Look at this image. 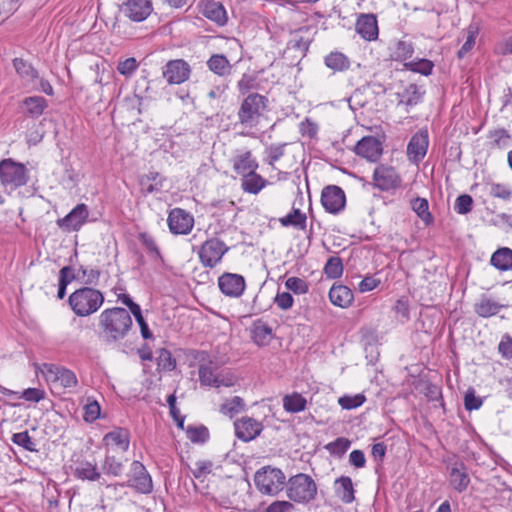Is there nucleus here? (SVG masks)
Returning a JSON list of instances; mask_svg holds the SVG:
<instances>
[{
  "label": "nucleus",
  "instance_id": "obj_6",
  "mask_svg": "<svg viewBox=\"0 0 512 512\" xmlns=\"http://www.w3.org/2000/svg\"><path fill=\"white\" fill-rule=\"evenodd\" d=\"M40 372L46 382L54 387L74 389L78 386L76 374L64 366L53 363H43L40 367Z\"/></svg>",
  "mask_w": 512,
  "mask_h": 512
},
{
  "label": "nucleus",
  "instance_id": "obj_44",
  "mask_svg": "<svg viewBox=\"0 0 512 512\" xmlns=\"http://www.w3.org/2000/svg\"><path fill=\"white\" fill-rule=\"evenodd\" d=\"M138 238H139L140 242L142 243V245L145 247L148 255L153 260L162 261V256H161L160 250L151 235H149L147 233H139Z\"/></svg>",
  "mask_w": 512,
  "mask_h": 512
},
{
  "label": "nucleus",
  "instance_id": "obj_25",
  "mask_svg": "<svg viewBox=\"0 0 512 512\" xmlns=\"http://www.w3.org/2000/svg\"><path fill=\"white\" fill-rule=\"evenodd\" d=\"M103 441L106 442L107 445L113 444L122 452H126L130 444V434L129 431L124 428H116L107 433L104 436Z\"/></svg>",
  "mask_w": 512,
  "mask_h": 512
},
{
  "label": "nucleus",
  "instance_id": "obj_55",
  "mask_svg": "<svg viewBox=\"0 0 512 512\" xmlns=\"http://www.w3.org/2000/svg\"><path fill=\"white\" fill-rule=\"evenodd\" d=\"M237 383V377L231 372H218L214 380L213 386L215 388L220 387H232Z\"/></svg>",
  "mask_w": 512,
  "mask_h": 512
},
{
  "label": "nucleus",
  "instance_id": "obj_34",
  "mask_svg": "<svg viewBox=\"0 0 512 512\" xmlns=\"http://www.w3.org/2000/svg\"><path fill=\"white\" fill-rule=\"evenodd\" d=\"M88 216L87 206L81 203L73 208L63 219H59L57 224H84Z\"/></svg>",
  "mask_w": 512,
  "mask_h": 512
},
{
  "label": "nucleus",
  "instance_id": "obj_23",
  "mask_svg": "<svg viewBox=\"0 0 512 512\" xmlns=\"http://www.w3.org/2000/svg\"><path fill=\"white\" fill-rule=\"evenodd\" d=\"M267 184L268 181L256 171H251L241 178V188L249 194H258Z\"/></svg>",
  "mask_w": 512,
  "mask_h": 512
},
{
  "label": "nucleus",
  "instance_id": "obj_22",
  "mask_svg": "<svg viewBox=\"0 0 512 512\" xmlns=\"http://www.w3.org/2000/svg\"><path fill=\"white\" fill-rule=\"evenodd\" d=\"M329 299L337 307L348 308L354 300V294L349 287L342 284H334L330 288Z\"/></svg>",
  "mask_w": 512,
  "mask_h": 512
},
{
  "label": "nucleus",
  "instance_id": "obj_4",
  "mask_svg": "<svg viewBox=\"0 0 512 512\" xmlns=\"http://www.w3.org/2000/svg\"><path fill=\"white\" fill-rule=\"evenodd\" d=\"M286 495L290 501L309 504L317 495V484L311 476L299 473L291 476L286 483Z\"/></svg>",
  "mask_w": 512,
  "mask_h": 512
},
{
  "label": "nucleus",
  "instance_id": "obj_20",
  "mask_svg": "<svg viewBox=\"0 0 512 512\" xmlns=\"http://www.w3.org/2000/svg\"><path fill=\"white\" fill-rule=\"evenodd\" d=\"M449 483L457 492L465 491L470 484V477L466 466L462 462H456L449 472Z\"/></svg>",
  "mask_w": 512,
  "mask_h": 512
},
{
  "label": "nucleus",
  "instance_id": "obj_54",
  "mask_svg": "<svg viewBox=\"0 0 512 512\" xmlns=\"http://www.w3.org/2000/svg\"><path fill=\"white\" fill-rule=\"evenodd\" d=\"M285 286L288 290L299 295L307 293L309 289L308 283L304 279L298 277H289L285 281Z\"/></svg>",
  "mask_w": 512,
  "mask_h": 512
},
{
  "label": "nucleus",
  "instance_id": "obj_11",
  "mask_svg": "<svg viewBox=\"0 0 512 512\" xmlns=\"http://www.w3.org/2000/svg\"><path fill=\"white\" fill-rule=\"evenodd\" d=\"M128 486L143 494H149L153 490L151 476L139 461H133L131 464Z\"/></svg>",
  "mask_w": 512,
  "mask_h": 512
},
{
  "label": "nucleus",
  "instance_id": "obj_49",
  "mask_svg": "<svg viewBox=\"0 0 512 512\" xmlns=\"http://www.w3.org/2000/svg\"><path fill=\"white\" fill-rule=\"evenodd\" d=\"M167 224H194V218L184 209L174 208L169 212Z\"/></svg>",
  "mask_w": 512,
  "mask_h": 512
},
{
  "label": "nucleus",
  "instance_id": "obj_17",
  "mask_svg": "<svg viewBox=\"0 0 512 512\" xmlns=\"http://www.w3.org/2000/svg\"><path fill=\"white\" fill-rule=\"evenodd\" d=\"M234 427L236 436L244 442L255 439L263 430L262 423L250 417L237 420Z\"/></svg>",
  "mask_w": 512,
  "mask_h": 512
},
{
  "label": "nucleus",
  "instance_id": "obj_7",
  "mask_svg": "<svg viewBox=\"0 0 512 512\" xmlns=\"http://www.w3.org/2000/svg\"><path fill=\"white\" fill-rule=\"evenodd\" d=\"M0 180L4 186L18 188L26 185L29 177L24 164L7 158L0 162Z\"/></svg>",
  "mask_w": 512,
  "mask_h": 512
},
{
  "label": "nucleus",
  "instance_id": "obj_18",
  "mask_svg": "<svg viewBox=\"0 0 512 512\" xmlns=\"http://www.w3.org/2000/svg\"><path fill=\"white\" fill-rule=\"evenodd\" d=\"M356 32L366 41H374L378 38L379 29L376 15L360 14L355 24Z\"/></svg>",
  "mask_w": 512,
  "mask_h": 512
},
{
  "label": "nucleus",
  "instance_id": "obj_2",
  "mask_svg": "<svg viewBox=\"0 0 512 512\" xmlns=\"http://www.w3.org/2000/svg\"><path fill=\"white\" fill-rule=\"evenodd\" d=\"M268 105L269 100L266 96L257 92L249 93L238 109L237 124L249 130L256 128L265 117Z\"/></svg>",
  "mask_w": 512,
  "mask_h": 512
},
{
  "label": "nucleus",
  "instance_id": "obj_50",
  "mask_svg": "<svg viewBox=\"0 0 512 512\" xmlns=\"http://www.w3.org/2000/svg\"><path fill=\"white\" fill-rule=\"evenodd\" d=\"M12 442L22 448H24L27 451L35 452L36 444L30 437L28 431L18 432L12 435L11 438Z\"/></svg>",
  "mask_w": 512,
  "mask_h": 512
},
{
  "label": "nucleus",
  "instance_id": "obj_42",
  "mask_svg": "<svg viewBox=\"0 0 512 512\" xmlns=\"http://www.w3.org/2000/svg\"><path fill=\"white\" fill-rule=\"evenodd\" d=\"M13 66L20 77L33 80L38 77L37 70L32 66L31 63L27 62L22 58H15L13 60Z\"/></svg>",
  "mask_w": 512,
  "mask_h": 512
},
{
  "label": "nucleus",
  "instance_id": "obj_19",
  "mask_svg": "<svg viewBox=\"0 0 512 512\" xmlns=\"http://www.w3.org/2000/svg\"><path fill=\"white\" fill-rule=\"evenodd\" d=\"M200 12L207 19L215 22L218 26H224L228 17L224 6L215 0H202L199 2Z\"/></svg>",
  "mask_w": 512,
  "mask_h": 512
},
{
  "label": "nucleus",
  "instance_id": "obj_46",
  "mask_svg": "<svg viewBox=\"0 0 512 512\" xmlns=\"http://www.w3.org/2000/svg\"><path fill=\"white\" fill-rule=\"evenodd\" d=\"M404 66L407 70L429 76L433 71L434 64L431 60L419 59L417 61L406 62Z\"/></svg>",
  "mask_w": 512,
  "mask_h": 512
},
{
  "label": "nucleus",
  "instance_id": "obj_62",
  "mask_svg": "<svg viewBox=\"0 0 512 512\" xmlns=\"http://www.w3.org/2000/svg\"><path fill=\"white\" fill-rule=\"evenodd\" d=\"M274 303L281 310H289L294 303V299L289 292H278L274 298Z\"/></svg>",
  "mask_w": 512,
  "mask_h": 512
},
{
  "label": "nucleus",
  "instance_id": "obj_60",
  "mask_svg": "<svg viewBox=\"0 0 512 512\" xmlns=\"http://www.w3.org/2000/svg\"><path fill=\"white\" fill-rule=\"evenodd\" d=\"M286 144H272L267 149L268 164L274 167V163L284 155Z\"/></svg>",
  "mask_w": 512,
  "mask_h": 512
},
{
  "label": "nucleus",
  "instance_id": "obj_43",
  "mask_svg": "<svg viewBox=\"0 0 512 512\" xmlns=\"http://www.w3.org/2000/svg\"><path fill=\"white\" fill-rule=\"evenodd\" d=\"M414 53V44L408 40H399L395 44L393 57L397 61L410 59Z\"/></svg>",
  "mask_w": 512,
  "mask_h": 512
},
{
  "label": "nucleus",
  "instance_id": "obj_8",
  "mask_svg": "<svg viewBox=\"0 0 512 512\" xmlns=\"http://www.w3.org/2000/svg\"><path fill=\"white\" fill-rule=\"evenodd\" d=\"M227 251L228 247L222 241L215 238L206 240L199 252L200 261L203 266L213 268Z\"/></svg>",
  "mask_w": 512,
  "mask_h": 512
},
{
  "label": "nucleus",
  "instance_id": "obj_24",
  "mask_svg": "<svg viewBox=\"0 0 512 512\" xmlns=\"http://www.w3.org/2000/svg\"><path fill=\"white\" fill-rule=\"evenodd\" d=\"M207 357L208 354L206 352L199 353L198 359L202 361V363L199 365L198 374L202 386L212 387L217 373H215V367L211 360L205 362Z\"/></svg>",
  "mask_w": 512,
  "mask_h": 512
},
{
  "label": "nucleus",
  "instance_id": "obj_33",
  "mask_svg": "<svg viewBox=\"0 0 512 512\" xmlns=\"http://www.w3.org/2000/svg\"><path fill=\"white\" fill-rule=\"evenodd\" d=\"M23 105L26 107V114L31 118H38L48 106L46 99L41 96L27 97Z\"/></svg>",
  "mask_w": 512,
  "mask_h": 512
},
{
  "label": "nucleus",
  "instance_id": "obj_5",
  "mask_svg": "<svg viewBox=\"0 0 512 512\" xmlns=\"http://www.w3.org/2000/svg\"><path fill=\"white\" fill-rule=\"evenodd\" d=\"M254 483L262 494L274 496L284 489L287 481L281 469L265 466L256 471Z\"/></svg>",
  "mask_w": 512,
  "mask_h": 512
},
{
  "label": "nucleus",
  "instance_id": "obj_36",
  "mask_svg": "<svg viewBox=\"0 0 512 512\" xmlns=\"http://www.w3.org/2000/svg\"><path fill=\"white\" fill-rule=\"evenodd\" d=\"M325 65L335 72H342L350 67V61L341 52H331L324 59Z\"/></svg>",
  "mask_w": 512,
  "mask_h": 512
},
{
  "label": "nucleus",
  "instance_id": "obj_28",
  "mask_svg": "<svg viewBox=\"0 0 512 512\" xmlns=\"http://www.w3.org/2000/svg\"><path fill=\"white\" fill-rule=\"evenodd\" d=\"M74 476L81 480L97 481L100 479L101 473L99 472L96 463L81 461L77 464L74 470Z\"/></svg>",
  "mask_w": 512,
  "mask_h": 512
},
{
  "label": "nucleus",
  "instance_id": "obj_41",
  "mask_svg": "<svg viewBox=\"0 0 512 512\" xmlns=\"http://www.w3.org/2000/svg\"><path fill=\"white\" fill-rule=\"evenodd\" d=\"M244 406V400L239 396H234L231 399H227L220 406V412L225 416L233 418L235 415L239 414L244 409Z\"/></svg>",
  "mask_w": 512,
  "mask_h": 512
},
{
  "label": "nucleus",
  "instance_id": "obj_31",
  "mask_svg": "<svg viewBox=\"0 0 512 512\" xmlns=\"http://www.w3.org/2000/svg\"><path fill=\"white\" fill-rule=\"evenodd\" d=\"M478 33H479V27L476 23H471L463 31V37L465 39V42L457 52V57L459 59L464 58L465 55L473 49Z\"/></svg>",
  "mask_w": 512,
  "mask_h": 512
},
{
  "label": "nucleus",
  "instance_id": "obj_48",
  "mask_svg": "<svg viewBox=\"0 0 512 512\" xmlns=\"http://www.w3.org/2000/svg\"><path fill=\"white\" fill-rule=\"evenodd\" d=\"M324 273L330 279H336L343 274V264L340 257L332 256L328 259L324 267Z\"/></svg>",
  "mask_w": 512,
  "mask_h": 512
},
{
  "label": "nucleus",
  "instance_id": "obj_39",
  "mask_svg": "<svg viewBox=\"0 0 512 512\" xmlns=\"http://www.w3.org/2000/svg\"><path fill=\"white\" fill-rule=\"evenodd\" d=\"M489 144L494 149H505L509 147L511 136L507 130L501 128L490 131L488 134Z\"/></svg>",
  "mask_w": 512,
  "mask_h": 512
},
{
  "label": "nucleus",
  "instance_id": "obj_61",
  "mask_svg": "<svg viewBox=\"0 0 512 512\" xmlns=\"http://www.w3.org/2000/svg\"><path fill=\"white\" fill-rule=\"evenodd\" d=\"M212 462L209 460H200L195 463V468L192 470V474L195 478L200 479L212 472Z\"/></svg>",
  "mask_w": 512,
  "mask_h": 512
},
{
  "label": "nucleus",
  "instance_id": "obj_29",
  "mask_svg": "<svg viewBox=\"0 0 512 512\" xmlns=\"http://www.w3.org/2000/svg\"><path fill=\"white\" fill-rule=\"evenodd\" d=\"M423 94L424 92L420 90L418 85L411 83L406 86L403 91L397 93V97L399 99L398 104L414 106L420 102Z\"/></svg>",
  "mask_w": 512,
  "mask_h": 512
},
{
  "label": "nucleus",
  "instance_id": "obj_9",
  "mask_svg": "<svg viewBox=\"0 0 512 512\" xmlns=\"http://www.w3.org/2000/svg\"><path fill=\"white\" fill-rule=\"evenodd\" d=\"M374 186L381 191H389L401 186L402 179L392 166L378 165L373 173Z\"/></svg>",
  "mask_w": 512,
  "mask_h": 512
},
{
  "label": "nucleus",
  "instance_id": "obj_37",
  "mask_svg": "<svg viewBox=\"0 0 512 512\" xmlns=\"http://www.w3.org/2000/svg\"><path fill=\"white\" fill-rule=\"evenodd\" d=\"M208 68L219 76H225L230 73L231 65L226 56L214 54L207 61Z\"/></svg>",
  "mask_w": 512,
  "mask_h": 512
},
{
  "label": "nucleus",
  "instance_id": "obj_16",
  "mask_svg": "<svg viewBox=\"0 0 512 512\" xmlns=\"http://www.w3.org/2000/svg\"><path fill=\"white\" fill-rule=\"evenodd\" d=\"M383 147L374 136H365L355 146V153L371 162H376L382 155Z\"/></svg>",
  "mask_w": 512,
  "mask_h": 512
},
{
  "label": "nucleus",
  "instance_id": "obj_3",
  "mask_svg": "<svg viewBox=\"0 0 512 512\" xmlns=\"http://www.w3.org/2000/svg\"><path fill=\"white\" fill-rule=\"evenodd\" d=\"M103 302V294L91 287L77 289L69 296V305L72 311L80 317H86L95 313L102 306Z\"/></svg>",
  "mask_w": 512,
  "mask_h": 512
},
{
  "label": "nucleus",
  "instance_id": "obj_53",
  "mask_svg": "<svg viewBox=\"0 0 512 512\" xmlns=\"http://www.w3.org/2000/svg\"><path fill=\"white\" fill-rule=\"evenodd\" d=\"M489 194L492 197L507 201L512 197V190L505 184L491 183L489 184Z\"/></svg>",
  "mask_w": 512,
  "mask_h": 512
},
{
  "label": "nucleus",
  "instance_id": "obj_26",
  "mask_svg": "<svg viewBox=\"0 0 512 512\" xmlns=\"http://www.w3.org/2000/svg\"><path fill=\"white\" fill-rule=\"evenodd\" d=\"M165 178L158 172H149L140 179L141 191L144 194L158 193L163 188Z\"/></svg>",
  "mask_w": 512,
  "mask_h": 512
},
{
  "label": "nucleus",
  "instance_id": "obj_14",
  "mask_svg": "<svg viewBox=\"0 0 512 512\" xmlns=\"http://www.w3.org/2000/svg\"><path fill=\"white\" fill-rule=\"evenodd\" d=\"M190 66L183 59L170 60L163 68V77L172 84H181L189 79Z\"/></svg>",
  "mask_w": 512,
  "mask_h": 512
},
{
  "label": "nucleus",
  "instance_id": "obj_45",
  "mask_svg": "<svg viewBox=\"0 0 512 512\" xmlns=\"http://www.w3.org/2000/svg\"><path fill=\"white\" fill-rule=\"evenodd\" d=\"M102 471L107 475L119 476L123 471V464L115 456L107 454L101 465Z\"/></svg>",
  "mask_w": 512,
  "mask_h": 512
},
{
  "label": "nucleus",
  "instance_id": "obj_35",
  "mask_svg": "<svg viewBox=\"0 0 512 512\" xmlns=\"http://www.w3.org/2000/svg\"><path fill=\"white\" fill-rule=\"evenodd\" d=\"M252 337L258 345H266L272 339V328L267 323L258 320L253 324Z\"/></svg>",
  "mask_w": 512,
  "mask_h": 512
},
{
  "label": "nucleus",
  "instance_id": "obj_12",
  "mask_svg": "<svg viewBox=\"0 0 512 512\" xmlns=\"http://www.w3.org/2000/svg\"><path fill=\"white\" fill-rule=\"evenodd\" d=\"M218 287L224 295L238 298L244 293L246 283L240 274L224 273L218 279Z\"/></svg>",
  "mask_w": 512,
  "mask_h": 512
},
{
  "label": "nucleus",
  "instance_id": "obj_51",
  "mask_svg": "<svg viewBox=\"0 0 512 512\" xmlns=\"http://www.w3.org/2000/svg\"><path fill=\"white\" fill-rule=\"evenodd\" d=\"M186 433L188 439L193 443H204L209 438V431L205 426H189Z\"/></svg>",
  "mask_w": 512,
  "mask_h": 512
},
{
  "label": "nucleus",
  "instance_id": "obj_52",
  "mask_svg": "<svg viewBox=\"0 0 512 512\" xmlns=\"http://www.w3.org/2000/svg\"><path fill=\"white\" fill-rule=\"evenodd\" d=\"M158 368L165 371H172L176 367V360L166 349H160L157 355Z\"/></svg>",
  "mask_w": 512,
  "mask_h": 512
},
{
  "label": "nucleus",
  "instance_id": "obj_59",
  "mask_svg": "<svg viewBox=\"0 0 512 512\" xmlns=\"http://www.w3.org/2000/svg\"><path fill=\"white\" fill-rule=\"evenodd\" d=\"M365 397L363 395L343 396L339 398V404L343 409H354L363 404Z\"/></svg>",
  "mask_w": 512,
  "mask_h": 512
},
{
  "label": "nucleus",
  "instance_id": "obj_10",
  "mask_svg": "<svg viewBox=\"0 0 512 512\" xmlns=\"http://www.w3.org/2000/svg\"><path fill=\"white\" fill-rule=\"evenodd\" d=\"M321 203L324 209L332 214L342 211L346 204V196L342 188L336 185H328L321 193Z\"/></svg>",
  "mask_w": 512,
  "mask_h": 512
},
{
  "label": "nucleus",
  "instance_id": "obj_30",
  "mask_svg": "<svg viewBox=\"0 0 512 512\" xmlns=\"http://www.w3.org/2000/svg\"><path fill=\"white\" fill-rule=\"evenodd\" d=\"M503 306L498 302L482 296L478 302L474 305L475 313L483 318L491 317L496 315Z\"/></svg>",
  "mask_w": 512,
  "mask_h": 512
},
{
  "label": "nucleus",
  "instance_id": "obj_21",
  "mask_svg": "<svg viewBox=\"0 0 512 512\" xmlns=\"http://www.w3.org/2000/svg\"><path fill=\"white\" fill-rule=\"evenodd\" d=\"M234 171L244 176L251 171H257L259 165L250 150L238 153L232 160Z\"/></svg>",
  "mask_w": 512,
  "mask_h": 512
},
{
  "label": "nucleus",
  "instance_id": "obj_57",
  "mask_svg": "<svg viewBox=\"0 0 512 512\" xmlns=\"http://www.w3.org/2000/svg\"><path fill=\"white\" fill-rule=\"evenodd\" d=\"M306 215L299 209L293 208L290 213L279 218L281 224H305Z\"/></svg>",
  "mask_w": 512,
  "mask_h": 512
},
{
  "label": "nucleus",
  "instance_id": "obj_1",
  "mask_svg": "<svg viewBox=\"0 0 512 512\" xmlns=\"http://www.w3.org/2000/svg\"><path fill=\"white\" fill-rule=\"evenodd\" d=\"M99 326L103 329L107 342H116L128 334L132 327V318L124 308L105 309L100 314Z\"/></svg>",
  "mask_w": 512,
  "mask_h": 512
},
{
  "label": "nucleus",
  "instance_id": "obj_38",
  "mask_svg": "<svg viewBox=\"0 0 512 512\" xmlns=\"http://www.w3.org/2000/svg\"><path fill=\"white\" fill-rule=\"evenodd\" d=\"M306 404V399L301 394L296 392L290 395H286L283 398V407L287 412L290 413H298L304 411Z\"/></svg>",
  "mask_w": 512,
  "mask_h": 512
},
{
  "label": "nucleus",
  "instance_id": "obj_15",
  "mask_svg": "<svg viewBox=\"0 0 512 512\" xmlns=\"http://www.w3.org/2000/svg\"><path fill=\"white\" fill-rule=\"evenodd\" d=\"M121 11L134 22L145 20L152 12L151 0H127L123 3Z\"/></svg>",
  "mask_w": 512,
  "mask_h": 512
},
{
  "label": "nucleus",
  "instance_id": "obj_13",
  "mask_svg": "<svg viewBox=\"0 0 512 512\" xmlns=\"http://www.w3.org/2000/svg\"><path fill=\"white\" fill-rule=\"evenodd\" d=\"M428 145V131L419 130L411 137L407 145L408 159L414 164L421 162L427 153Z\"/></svg>",
  "mask_w": 512,
  "mask_h": 512
},
{
  "label": "nucleus",
  "instance_id": "obj_32",
  "mask_svg": "<svg viewBox=\"0 0 512 512\" xmlns=\"http://www.w3.org/2000/svg\"><path fill=\"white\" fill-rule=\"evenodd\" d=\"M491 264L501 271L512 269V250L507 247L498 249L492 254Z\"/></svg>",
  "mask_w": 512,
  "mask_h": 512
},
{
  "label": "nucleus",
  "instance_id": "obj_40",
  "mask_svg": "<svg viewBox=\"0 0 512 512\" xmlns=\"http://www.w3.org/2000/svg\"><path fill=\"white\" fill-rule=\"evenodd\" d=\"M412 210L419 216L425 224H431L433 221L432 214L429 212V203L427 199L417 197L410 202Z\"/></svg>",
  "mask_w": 512,
  "mask_h": 512
},
{
  "label": "nucleus",
  "instance_id": "obj_56",
  "mask_svg": "<svg viewBox=\"0 0 512 512\" xmlns=\"http://www.w3.org/2000/svg\"><path fill=\"white\" fill-rule=\"evenodd\" d=\"M138 66L139 64L137 60L134 57H130L118 63L117 71L121 75L128 78L134 74V72L138 69Z\"/></svg>",
  "mask_w": 512,
  "mask_h": 512
},
{
  "label": "nucleus",
  "instance_id": "obj_58",
  "mask_svg": "<svg viewBox=\"0 0 512 512\" xmlns=\"http://www.w3.org/2000/svg\"><path fill=\"white\" fill-rule=\"evenodd\" d=\"M472 205H473L472 197L468 194H463V195H460L456 199L454 209L459 214H466L471 211Z\"/></svg>",
  "mask_w": 512,
  "mask_h": 512
},
{
  "label": "nucleus",
  "instance_id": "obj_63",
  "mask_svg": "<svg viewBox=\"0 0 512 512\" xmlns=\"http://www.w3.org/2000/svg\"><path fill=\"white\" fill-rule=\"evenodd\" d=\"M498 350L503 358L512 359V338L508 334L502 337L498 345Z\"/></svg>",
  "mask_w": 512,
  "mask_h": 512
},
{
  "label": "nucleus",
  "instance_id": "obj_64",
  "mask_svg": "<svg viewBox=\"0 0 512 512\" xmlns=\"http://www.w3.org/2000/svg\"><path fill=\"white\" fill-rule=\"evenodd\" d=\"M294 505L290 501H274L265 510V512H293Z\"/></svg>",
  "mask_w": 512,
  "mask_h": 512
},
{
  "label": "nucleus",
  "instance_id": "obj_27",
  "mask_svg": "<svg viewBox=\"0 0 512 512\" xmlns=\"http://www.w3.org/2000/svg\"><path fill=\"white\" fill-rule=\"evenodd\" d=\"M335 492L336 495L344 503H352L355 499L354 488L350 477L341 476L335 481Z\"/></svg>",
  "mask_w": 512,
  "mask_h": 512
},
{
  "label": "nucleus",
  "instance_id": "obj_47",
  "mask_svg": "<svg viewBox=\"0 0 512 512\" xmlns=\"http://www.w3.org/2000/svg\"><path fill=\"white\" fill-rule=\"evenodd\" d=\"M351 441L345 437H338L325 445V449L331 454L341 457L350 448Z\"/></svg>",
  "mask_w": 512,
  "mask_h": 512
}]
</instances>
